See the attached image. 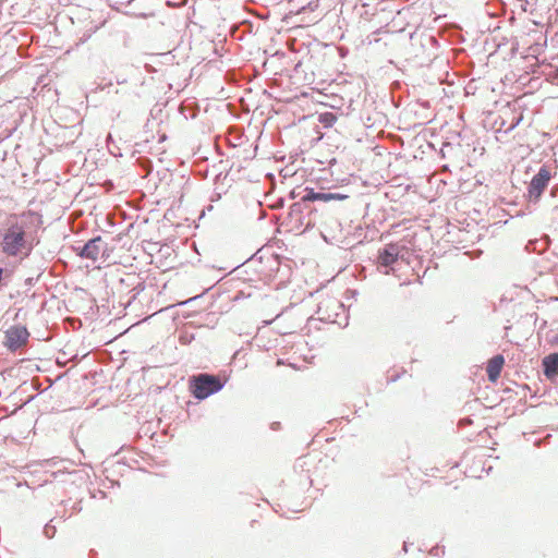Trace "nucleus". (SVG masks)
Wrapping results in <instances>:
<instances>
[{
    "mask_svg": "<svg viewBox=\"0 0 558 558\" xmlns=\"http://www.w3.org/2000/svg\"><path fill=\"white\" fill-rule=\"evenodd\" d=\"M202 298V294L199 295H196V296H193V298H190L183 302H179L178 305L179 306H184V305H189V304H192L194 302H196L197 300H199Z\"/></svg>",
    "mask_w": 558,
    "mask_h": 558,
    "instance_id": "obj_31",
    "label": "nucleus"
},
{
    "mask_svg": "<svg viewBox=\"0 0 558 558\" xmlns=\"http://www.w3.org/2000/svg\"><path fill=\"white\" fill-rule=\"evenodd\" d=\"M279 424H280V423H278V422H277V423H274V424H272V429H275V428L277 427V425H279Z\"/></svg>",
    "mask_w": 558,
    "mask_h": 558,
    "instance_id": "obj_47",
    "label": "nucleus"
},
{
    "mask_svg": "<svg viewBox=\"0 0 558 558\" xmlns=\"http://www.w3.org/2000/svg\"><path fill=\"white\" fill-rule=\"evenodd\" d=\"M88 492L90 494V498H97V497L102 498V499L107 498V493L101 489H97V490L88 489Z\"/></svg>",
    "mask_w": 558,
    "mask_h": 558,
    "instance_id": "obj_28",
    "label": "nucleus"
},
{
    "mask_svg": "<svg viewBox=\"0 0 558 558\" xmlns=\"http://www.w3.org/2000/svg\"><path fill=\"white\" fill-rule=\"evenodd\" d=\"M221 192H215L214 195L210 197L211 201L218 199L221 197Z\"/></svg>",
    "mask_w": 558,
    "mask_h": 558,
    "instance_id": "obj_37",
    "label": "nucleus"
},
{
    "mask_svg": "<svg viewBox=\"0 0 558 558\" xmlns=\"http://www.w3.org/2000/svg\"><path fill=\"white\" fill-rule=\"evenodd\" d=\"M505 124H506V122H505V120H502V122L500 123V128H499V130H501L502 128H505Z\"/></svg>",
    "mask_w": 558,
    "mask_h": 558,
    "instance_id": "obj_45",
    "label": "nucleus"
},
{
    "mask_svg": "<svg viewBox=\"0 0 558 558\" xmlns=\"http://www.w3.org/2000/svg\"><path fill=\"white\" fill-rule=\"evenodd\" d=\"M11 274L10 270L0 266V291L8 286Z\"/></svg>",
    "mask_w": 558,
    "mask_h": 558,
    "instance_id": "obj_22",
    "label": "nucleus"
},
{
    "mask_svg": "<svg viewBox=\"0 0 558 558\" xmlns=\"http://www.w3.org/2000/svg\"><path fill=\"white\" fill-rule=\"evenodd\" d=\"M316 313L319 315L318 319L320 322L337 324L341 328H345L349 325V313L344 304L339 300L329 299L320 302Z\"/></svg>",
    "mask_w": 558,
    "mask_h": 558,
    "instance_id": "obj_5",
    "label": "nucleus"
},
{
    "mask_svg": "<svg viewBox=\"0 0 558 558\" xmlns=\"http://www.w3.org/2000/svg\"><path fill=\"white\" fill-rule=\"evenodd\" d=\"M318 122L324 125V128H331L337 122L336 113L331 111H325L318 114Z\"/></svg>",
    "mask_w": 558,
    "mask_h": 558,
    "instance_id": "obj_20",
    "label": "nucleus"
},
{
    "mask_svg": "<svg viewBox=\"0 0 558 558\" xmlns=\"http://www.w3.org/2000/svg\"><path fill=\"white\" fill-rule=\"evenodd\" d=\"M542 369L547 379L554 380L558 377V352L549 353L543 357Z\"/></svg>",
    "mask_w": 558,
    "mask_h": 558,
    "instance_id": "obj_10",
    "label": "nucleus"
},
{
    "mask_svg": "<svg viewBox=\"0 0 558 558\" xmlns=\"http://www.w3.org/2000/svg\"><path fill=\"white\" fill-rule=\"evenodd\" d=\"M82 502H83V498H80V499H77V500H76V501L71 506V510H72V513H71V514L80 513V512L83 510Z\"/></svg>",
    "mask_w": 558,
    "mask_h": 558,
    "instance_id": "obj_27",
    "label": "nucleus"
},
{
    "mask_svg": "<svg viewBox=\"0 0 558 558\" xmlns=\"http://www.w3.org/2000/svg\"><path fill=\"white\" fill-rule=\"evenodd\" d=\"M409 546H410L409 542H403V545H402V553L403 554H407L409 551Z\"/></svg>",
    "mask_w": 558,
    "mask_h": 558,
    "instance_id": "obj_35",
    "label": "nucleus"
},
{
    "mask_svg": "<svg viewBox=\"0 0 558 558\" xmlns=\"http://www.w3.org/2000/svg\"><path fill=\"white\" fill-rule=\"evenodd\" d=\"M51 477H53L54 480L60 478V481L63 483L71 482L72 484H74L77 480H80L81 482H85V478H87L88 475L87 474L83 475L82 471L74 470L72 472H64V471L52 472Z\"/></svg>",
    "mask_w": 558,
    "mask_h": 558,
    "instance_id": "obj_16",
    "label": "nucleus"
},
{
    "mask_svg": "<svg viewBox=\"0 0 558 558\" xmlns=\"http://www.w3.org/2000/svg\"><path fill=\"white\" fill-rule=\"evenodd\" d=\"M303 192H305V201H312L315 202H324L328 203L331 201H345L349 198L348 194L339 193V192H324V191H316L312 186H305L303 189Z\"/></svg>",
    "mask_w": 558,
    "mask_h": 558,
    "instance_id": "obj_9",
    "label": "nucleus"
},
{
    "mask_svg": "<svg viewBox=\"0 0 558 558\" xmlns=\"http://www.w3.org/2000/svg\"><path fill=\"white\" fill-rule=\"evenodd\" d=\"M32 271L35 274V276L37 275L36 265L32 268Z\"/></svg>",
    "mask_w": 558,
    "mask_h": 558,
    "instance_id": "obj_46",
    "label": "nucleus"
},
{
    "mask_svg": "<svg viewBox=\"0 0 558 558\" xmlns=\"http://www.w3.org/2000/svg\"><path fill=\"white\" fill-rule=\"evenodd\" d=\"M116 82H117V84L122 85V84H125L128 82V78L124 77V76L117 75L116 76Z\"/></svg>",
    "mask_w": 558,
    "mask_h": 558,
    "instance_id": "obj_34",
    "label": "nucleus"
},
{
    "mask_svg": "<svg viewBox=\"0 0 558 558\" xmlns=\"http://www.w3.org/2000/svg\"><path fill=\"white\" fill-rule=\"evenodd\" d=\"M551 178L550 170L547 166L543 165L538 171L532 177L529 186H527V206L536 205L544 191L548 186L549 180Z\"/></svg>",
    "mask_w": 558,
    "mask_h": 558,
    "instance_id": "obj_6",
    "label": "nucleus"
},
{
    "mask_svg": "<svg viewBox=\"0 0 558 558\" xmlns=\"http://www.w3.org/2000/svg\"><path fill=\"white\" fill-rule=\"evenodd\" d=\"M72 251L82 259H90L94 263L101 260L105 263L110 257L113 247H109L101 235H96L85 241L83 244L73 245Z\"/></svg>",
    "mask_w": 558,
    "mask_h": 558,
    "instance_id": "obj_4",
    "label": "nucleus"
},
{
    "mask_svg": "<svg viewBox=\"0 0 558 558\" xmlns=\"http://www.w3.org/2000/svg\"><path fill=\"white\" fill-rule=\"evenodd\" d=\"M294 9V13L307 14L314 13L319 7V0H288Z\"/></svg>",
    "mask_w": 558,
    "mask_h": 558,
    "instance_id": "obj_12",
    "label": "nucleus"
},
{
    "mask_svg": "<svg viewBox=\"0 0 558 558\" xmlns=\"http://www.w3.org/2000/svg\"><path fill=\"white\" fill-rule=\"evenodd\" d=\"M549 196L554 199H557L551 204L554 209H558V185H555L550 189Z\"/></svg>",
    "mask_w": 558,
    "mask_h": 558,
    "instance_id": "obj_26",
    "label": "nucleus"
},
{
    "mask_svg": "<svg viewBox=\"0 0 558 558\" xmlns=\"http://www.w3.org/2000/svg\"><path fill=\"white\" fill-rule=\"evenodd\" d=\"M59 132L56 135L57 143L56 145L59 146H68L70 144H73L75 141V126H62L58 125Z\"/></svg>",
    "mask_w": 558,
    "mask_h": 558,
    "instance_id": "obj_14",
    "label": "nucleus"
},
{
    "mask_svg": "<svg viewBox=\"0 0 558 558\" xmlns=\"http://www.w3.org/2000/svg\"><path fill=\"white\" fill-rule=\"evenodd\" d=\"M29 336L25 325H13L4 332L3 345L8 351L15 352L28 341Z\"/></svg>",
    "mask_w": 558,
    "mask_h": 558,
    "instance_id": "obj_7",
    "label": "nucleus"
},
{
    "mask_svg": "<svg viewBox=\"0 0 558 558\" xmlns=\"http://www.w3.org/2000/svg\"><path fill=\"white\" fill-rule=\"evenodd\" d=\"M524 2H525V5H523V10H524V11H526V10H527V9H526V5H529V4H530V0H524Z\"/></svg>",
    "mask_w": 558,
    "mask_h": 558,
    "instance_id": "obj_43",
    "label": "nucleus"
},
{
    "mask_svg": "<svg viewBox=\"0 0 558 558\" xmlns=\"http://www.w3.org/2000/svg\"><path fill=\"white\" fill-rule=\"evenodd\" d=\"M402 247L398 243H388L378 250L377 265L379 267L391 268L395 263L401 258Z\"/></svg>",
    "mask_w": 558,
    "mask_h": 558,
    "instance_id": "obj_8",
    "label": "nucleus"
},
{
    "mask_svg": "<svg viewBox=\"0 0 558 558\" xmlns=\"http://www.w3.org/2000/svg\"><path fill=\"white\" fill-rule=\"evenodd\" d=\"M34 259L36 260V270L37 275L27 277L24 280V284L28 288L34 287L41 278V276L46 272L48 266H47V258L44 256V254H40L39 258L37 259V255L34 256Z\"/></svg>",
    "mask_w": 558,
    "mask_h": 558,
    "instance_id": "obj_13",
    "label": "nucleus"
},
{
    "mask_svg": "<svg viewBox=\"0 0 558 558\" xmlns=\"http://www.w3.org/2000/svg\"><path fill=\"white\" fill-rule=\"evenodd\" d=\"M36 396L28 397V399L25 401V404L29 403L35 399Z\"/></svg>",
    "mask_w": 558,
    "mask_h": 558,
    "instance_id": "obj_41",
    "label": "nucleus"
},
{
    "mask_svg": "<svg viewBox=\"0 0 558 558\" xmlns=\"http://www.w3.org/2000/svg\"><path fill=\"white\" fill-rule=\"evenodd\" d=\"M319 19H320V17H319V14H316V15H314L313 17H308L307 22H308V23H315V22H317Z\"/></svg>",
    "mask_w": 558,
    "mask_h": 558,
    "instance_id": "obj_36",
    "label": "nucleus"
},
{
    "mask_svg": "<svg viewBox=\"0 0 558 558\" xmlns=\"http://www.w3.org/2000/svg\"><path fill=\"white\" fill-rule=\"evenodd\" d=\"M52 520H50L48 523L45 524L44 529H43V533L44 535L48 538V539H51L54 537L56 535V532H57V529L54 525L51 524Z\"/></svg>",
    "mask_w": 558,
    "mask_h": 558,
    "instance_id": "obj_23",
    "label": "nucleus"
},
{
    "mask_svg": "<svg viewBox=\"0 0 558 558\" xmlns=\"http://www.w3.org/2000/svg\"><path fill=\"white\" fill-rule=\"evenodd\" d=\"M405 373V371L403 369L401 373H397L390 377L387 378V383L388 384H391V383H396L397 380H399L402 376V374Z\"/></svg>",
    "mask_w": 558,
    "mask_h": 558,
    "instance_id": "obj_32",
    "label": "nucleus"
},
{
    "mask_svg": "<svg viewBox=\"0 0 558 558\" xmlns=\"http://www.w3.org/2000/svg\"><path fill=\"white\" fill-rule=\"evenodd\" d=\"M135 281H136L135 274H128V275H125L124 277H121L118 280V283L116 284L114 290L120 295V300L119 301H124L123 300L124 296H130L131 295V292H129V290H130V287Z\"/></svg>",
    "mask_w": 558,
    "mask_h": 558,
    "instance_id": "obj_15",
    "label": "nucleus"
},
{
    "mask_svg": "<svg viewBox=\"0 0 558 558\" xmlns=\"http://www.w3.org/2000/svg\"><path fill=\"white\" fill-rule=\"evenodd\" d=\"M286 198L280 196L274 199V202L269 205V208L272 210H279L284 207Z\"/></svg>",
    "mask_w": 558,
    "mask_h": 558,
    "instance_id": "obj_24",
    "label": "nucleus"
},
{
    "mask_svg": "<svg viewBox=\"0 0 558 558\" xmlns=\"http://www.w3.org/2000/svg\"><path fill=\"white\" fill-rule=\"evenodd\" d=\"M97 555L96 550L92 549L88 554V557L89 558H95V556Z\"/></svg>",
    "mask_w": 558,
    "mask_h": 558,
    "instance_id": "obj_39",
    "label": "nucleus"
},
{
    "mask_svg": "<svg viewBox=\"0 0 558 558\" xmlns=\"http://www.w3.org/2000/svg\"><path fill=\"white\" fill-rule=\"evenodd\" d=\"M522 119H523L522 114L513 117L510 125L505 130V133L508 134L511 131H513L521 123Z\"/></svg>",
    "mask_w": 558,
    "mask_h": 558,
    "instance_id": "obj_25",
    "label": "nucleus"
},
{
    "mask_svg": "<svg viewBox=\"0 0 558 558\" xmlns=\"http://www.w3.org/2000/svg\"><path fill=\"white\" fill-rule=\"evenodd\" d=\"M70 500H71V499L62 500V501H61V505H63L65 508H66V507H70Z\"/></svg>",
    "mask_w": 558,
    "mask_h": 558,
    "instance_id": "obj_38",
    "label": "nucleus"
},
{
    "mask_svg": "<svg viewBox=\"0 0 558 558\" xmlns=\"http://www.w3.org/2000/svg\"><path fill=\"white\" fill-rule=\"evenodd\" d=\"M227 381L228 377L221 374L196 373L189 377V392L194 399L203 401L220 392Z\"/></svg>",
    "mask_w": 558,
    "mask_h": 558,
    "instance_id": "obj_3",
    "label": "nucleus"
},
{
    "mask_svg": "<svg viewBox=\"0 0 558 558\" xmlns=\"http://www.w3.org/2000/svg\"><path fill=\"white\" fill-rule=\"evenodd\" d=\"M317 208L312 201H305V192L298 202H294L283 221L291 231L304 233L316 226Z\"/></svg>",
    "mask_w": 558,
    "mask_h": 558,
    "instance_id": "obj_2",
    "label": "nucleus"
},
{
    "mask_svg": "<svg viewBox=\"0 0 558 558\" xmlns=\"http://www.w3.org/2000/svg\"><path fill=\"white\" fill-rule=\"evenodd\" d=\"M299 189H300V186H298V187H295V189L291 190V191L289 192V194H288V198H289V199H295V198H298V197H300V198H301V196L303 195V190H302L301 192H299V191H298Z\"/></svg>",
    "mask_w": 558,
    "mask_h": 558,
    "instance_id": "obj_29",
    "label": "nucleus"
},
{
    "mask_svg": "<svg viewBox=\"0 0 558 558\" xmlns=\"http://www.w3.org/2000/svg\"><path fill=\"white\" fill-rule=\"evenodd\" d=\"M221 175H222V173L217 174L215 178V181L217 182L218 180H220Z\"/></svg>",
    "mask_w": 558,
    "mask_h": 558,
    "instance_id": "obj_44",
    "label": "nucleus"
},
{
    "mask_svg": "<svg viewBox=\"0 0 558 558\" xmlns=\"http://www.w3.org/2000/svg\"><path fill=\"white\" fill-rule=\"evenodd\" d=\"M192 340H194V335L193 333H182L180 336V342L181 343H190Z\"/></svg>",
    "mask_w": 558,
    "mask_h": 558,
    "instance_id": "obj_30",
    "label": "nucleus"
},
{
    "mask_svg": "<svg viewBox=\"0 0 558 558\" xmlns=\"http://www.w3.org/2000/svg\"><path fill=\"white\" fill-rule=\"evenodd\" d=\"M146 286L143 280L136 277V281L130 287L129 292L131 295L125 301H119V304L124 308L129 307L137 298V295L145 290Z\"/></svg>",
    "mask_w": 558,
    "mask_h": 558,
    "instance_id": "obj_18",
    "label": "nucleus"
},
{
    "mask_svg": "<svg viewBox=\"0 0 558 558\" xmlns=\"http://www.w3.org/2000/svg\"><path fill=\"white\" fill-rule=\"evenodd\" d=\"M558 77V68H553L551 72L549 73V81H554Z\"/></svg>",
    "mask_w": 558,
    "mask_h": 558,
    "instance_id": "obj_33",
    "label": "nucleus"
},
{
    "mask_svg": "<svg viewBox=\"0 0 558 558\" xmlns=\"http://www.w3.org/2000/svg\"><path fill=\"white\" fill-rule=\"evenodd\" d=\"M550 238L548 235H544L541 239L530 240L526 243V250L531 253H543L548 250L550 245Z\"/></svg>",
    "mask_w": 558,
    "mask_h": 558,
    "instance_id": "obj_19",
    "label": "nucleus"
},
{
    "mask_svg": "<svg viewBox=\"0 0 558 558\" xmlns=\"http://www.w3.org/2000/svg\"><path fill=\"white\" fill-rule=\"evenodd\" d=\"M43 223V216L34 210L9 220L1 234V252L8 257H28L40 243L38 231Z\"/></svg>",
    "mask_w": 558,
    "mask_h": 558,
    "instance_id": "obj_1",
    "label": "nucleus"
},
{
    "mask_svg": "<svg viewBox=\"0 0 558 558\" xmlns=\"http://www.w3.org/2000/svg\"><path fill=\"white\" fill-rule=\"evenodd\" d=\"M255 262L262 263L263 256L260 255V250L255 252L250 258H247L242 265L238 266L234 270L240 271L242 267H247L254 264Z\"/></svg>",
    "mask_w": 558,
    "mask_h": 558,
    "instance_id": "obj_21",
    "label": "nucleus"
},
{
    "mask_svg": "<svg viewBox=\"0 0 558 558\" xmlns=\"http://www.w3.org/2000/svg\"><path fill=\"white\" fill-rule=\"evenodd\" d=\"M90 37V34H84V37L81 39L82 43L86 41Z\"/></svg>",
    "mask_w": 558,
    "mask_h": 558,
    "instance_id": "obj_40",
    "label": "nucleus"
},
{
    "mask_svg": "<svg viewBox=\"0 0 558 558\" xmlns=\"http://www.w3.org/2000/svg\"><path fill=\"white\" fill-rule=\"evenodd\" d=\"M166 140H167V135H166V134H162V135L160 136V138H159V142H163V141H166Z\"/></svg>",
    "mask_w": 558,
    "mask_h": 558,
    "instance_id": "obj_42",
    "label": "nucleus"
},
{
    "mask_svg": "<svg viewBox=\"0 0 558 558\" xmlns=\"http://www.w3.org/2000/svg\"><path fill=\"white\" fill-rule=\"evenodd\" d=\"M192 316H196L198 317V320L197 323L201 325V326H207V327H214L219 317H218V314L215 313V312H203V311H195L193 314H187L186 317H192Z\"/></svg>",
    "mask_w": 558,
    "mask_h": 558,
    "instance_id": "obj_17",
    "label": "nucleus"
},
{
    "mask_svg": "<svg viewBox=\"0 0 558 558\" xmlns=\"http://www.w3.org/2000/svg\"><path fill=\"white\" fill-rule=\"evenodd\" d=\"M504 365L505 357L502 354H496L489 360L486 367V374L489 381L494 383L500 377Z\"/></svg>",
    "mask_w": 558,
    "mask_h": 558,
    "instance_id": "obj_11",
    "label": "nucleus"
}]
</instances>
